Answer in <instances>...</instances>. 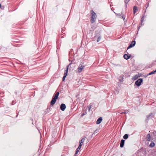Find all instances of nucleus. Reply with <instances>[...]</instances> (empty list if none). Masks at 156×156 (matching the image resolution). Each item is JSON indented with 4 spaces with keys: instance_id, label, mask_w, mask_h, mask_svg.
<instances>
[{
    "instance_id": "18",
    "label": "nucleus",
    "mask_w": 156,
    "mask_h": 156,
    "mask_svg": "<svg viewBox=\"0 0 156 156\" xmlns=\"http://www.w3.org/2000/svg\"><path fill=\"white\" fill-rule=\"evenodd\" d=\"M129 0L127 1V0H125V6L126 8L127 4L129 2Z\"/></svg>"
},
{
    "instance_id": "32",
    "label": "nucleus",
    "mask_w": 156,
    "mask_h": 156,
    "mask_svg": "<svg viewBox=\"0 0 156 156\" xmlns=\"http://www.w3.org/2000/svg\"><path fill=\"white\" fill-rule=\"evenodd\" d=\"M140 26H139L138 27V30H139V29H140Z\"/></svg>"
},
{
    "instance_id": "34",
    "label": "nucleus",
    "mask_w": 156,
    "mask_h": 156,
    "mask_svg": "<svg viewBox=\"0 0 156 156\" xmlns=\"http://www.w3.org/2000/svg\"><path fill=\"white\" fill-rule=\"evenodd\" d=\"M70 65V64H69V66Z\"/></svg>"
},
{
    "instance_id": "8",
    "label": "nucleus",
    "mask_w": 156,
    "mask_h": 156,
    "mask_svg": "<svg viewBox=\"0 0 156 156\" xmlns=\"http://www.w3.org/2000/svg\"><path fill=\"white\" fill-rule=\"evenodd\" d=\"M102 120V117H99L97 120L96 121V124H99L101 122Z\"/></svg>"
},
{
    "instance_id": "15",
    "label": "nucleus",
    "mask_w": 156,
    "mask_h": 156,
    "mask_svg": "<svg viewBox=\"0 0 156 156\" xmlns=\"http://www.w3.org/2000/svg\"><path fill=\"white\" fill-rule=\"evenodd\" d=\"M154 116V115L152 113H151L150 115H148L147 116V119H148L152 118V117H153Z\"/></svg>"
},
{
    "instance_id": "29",
    "label": "nucleus",
    "mask_w": 156,
    "mask_h": 156,
    "mask_svg": "<svg viewBox=\"0 0 156 156\" xmlns=\"http://www.w3.org/2000/svg\"><path fill=\"white\" fill-rule=\"evenodd\" d=\"M87 113L86 110L83 113V114H84V115L86 114Z\"/></svg>"
},
{
    "instance_id": "11",
    "label": "nucleus",
    "mask_w": 156,
    "mask_h": 156,
    "mask_svg": "<svg viewBox=\"0 0 156 156\" xmlns=\"http://www.w3.org/2000/svg\"><path fill=\"white\" fill-rule=\"evenodd\" d=\"M130 57L131 55H128L126 54H124L123 56L124 58L126 60H128L130 58Z\"/></svg>"
},
{
    "instance_id": "13",
    "label": "nucleus",
    "mask_w": 156,
    "mask_h": 156,
    "mask_svg": "<svg viewBox=\"0 0 156 156\" xmlns=\"http://www.w3.org/2000/svg\"><path fill=\"white\" fill-rule=\"evenodd\" d=\"M151 136L150 134H148L146 136V139L147 141L150 140Z\"/></svg>"
},
{
    "instance_id": "4",
    "label": "nucleus",
    "mask_w": 156,
    "mask_h": 156,
    "mask_svg": "<svg viewBox=\"0 0 156 156\" xmlns=\"http://www.w3.org/2000/svg\"><path fill=\"white\" fill-rule=\"evenodd\" d=\"M84 67V65L83 63H81L80 64L79 67L78 68V71L79 73L81 72Z\"/></svg>"
},
{
    "instance_id": "25",
    "label": "nucleus",
    "mask_w": 156,
    "mask_h": 156,
    "mask_svg": "<svg viewBox=\"0 0 156 156\" xmlns=\"http://www.w3.org/2000/svg\"><path fill=\"white\" fill-rule=\"evenodd\" d=\"M97 130H95L94 132L92 134V135H94L95 134V133H97Z\"/></svg>"
},
{
    "instance_id": "33",
    "label": "nucleus",
    "mask_w": 156,
    "mask_h": 156,
    "mask_svg": "<svg viewBox=\"0 0 156 156\" xmlns=\"http://www.w3.org/2000/svg\"><path fill=\"white\" fill-rule=\"evenodd\" d=\"M2 6L1 4L0 3V8H1Z\"/></svg>"
},
{
    "instance_id": "24",
    "label": "nucleus",
    "mask_w": 156,
    "mask_h": 156,
    "mask_svg": "<svg viewBox=\"0 0 156 156\" xmlns=\"http://www.w3.org/2000/svg\"><path fill=\"white\" fill-rule=\"evenodd\" d=\"M101 38V37H98L97 40V41L98 42L100 41V40Z\"/></svg>"
},
{
    "instance_id": "3",
    "label": "nucleus",
    "mask_w": 156,
    "mask_h": 156,
    "mask_svg": "<svg viewBox=\"0 0 156 156\" xmlns=\"http://www.w3.org/2000/svg\"><path fill=\"white\" fill-rule=\"evenodd\" d=\"M143 81L142 79L140 78L135 82V84L137 87H139L141 85V83L143 82Z\"/></svg>"
},
{
    "instance_id": "22",
    "label": "nucleus",
    "mask_w": 156,
    "mask_h": 156,
    "mask_svg": "<svg viewBox=\"0 0 156 156\" xmlns=\"http://www.w3.org/2000/svg\"><path fill=\"white\" fill-rule=\"evenodd\" d=\"M82 144H81V143H79V147H78V148L79 149H80L81 147V146L82 145Z\"/></svg>"
},
{
    "instance_id": "9",
    "label": "nucleus",
    "mask_w": 156,
    "mask_h": 156,
    "mask_svg": "<svg viewBox=\"0 0 156 156\" xmlns=\"http://www.w3.org/2000/svg\"><path fill=\"white\" fill-rule=\"evenodd\" d=\"M138 10L137 7L136 6H134L133 7V12L134 14H135Z\"/></svg>"
},
{
    "instance_id": "7",
    "label": "nucleus",
    "mask_w": 156,
    "mask_h": 156,
    "mask_svg": "<svg viewBox=\"0 0 156 156\" xmlns=\"http://www.w3.org/2000/svg\"><path fill=\"white\" fill-rule=\"evenodd\" d=\"M66 108V105L64 104H62L60 106V108L62 111H64Z\"/></svg>"
},
{
    "instance_id": "26",
    "label": "nucleus",
    "mask_w": 156,
    "mask_h": 156,
    "mask_svg": "<svg viewBox=\"0 0 156 156\" xmlns=\"http://www.w3.org/2000/svg\"><path fill=\"white\" fill-rule=\"evenodd\" d=\"M144 16H143V17H142V18H141V21H142V23H143V22L144 19Z\"/></svg>"
},
{
    "instance_id": "2",
    "label": "nucleus",
    "mask_w": 156,
    "mask_h": 156,
    "mask_svg": "<svg viewBox=\"0 0 156 156\" xmlns=\"http://www.w3.org/2000/svg\"><path fill=\"white\" fill-rule=\"evenodd\" d=\"M59 94V92H57L55 94V96L53 97L51 101V105H53L55 103L57 100L58 98Z\"/></svg>"
},
{
    "instance_id": "28",
    "label": "nucleus",
    "mask_w": 156,
    "mask_h": 156,
    "mask_svg": "<svg viewBox=\"0 0 156 156\" xmlns=\"http://www.w3.org/2000/svg\"><path fill=\"white\" fill-rule=\"evenodd\" d=\"M123 12H122L121 13V15H122V16L123 15ZM122 19H123L124 20H125V18H124V17L123 16H122Z\"/></svg>"
},
{
    "instance_id": "6",
    "label": "nucleus",
    "mask_w": 156,
    "mask_h": 156,
    "mask_svg": "<svg viewBox=\"0 0 156 156\" xmlns=\"http://www.w3.org/2000/svg\"><path fill=\"white\" fill-rule=\"evenodd\" d=\"M67 69L66 70V72L64 73V76L62 78V81H64L66 77L67 76L68 73V66H67Z\"/></svg>"
},
{
    "instance_id": "19",
    "label": "nucleus",
    "mask_w": 156,
    "mask_h": 156,
    "mask_svg": "<svg viewBox=\"0 0 156 156\" xmlns=\"http://www.w3.org/2000/svg\"><path fill=\"white\" fill-rule=\"evenodd\" d=\"M80 150V149H79L78 148H77L76 151V153H75V154L74 156H76V154H77V153H78V152Z\"/></svg>"
},
{
    "instance_id": "12",
    "label": "nucleus",
    "mask_w": 156,
    "mask_h": 156,
    "mask_svg": "<svg viewBox=\"0 0 156 156\" xmlns=\"http://www.w3.org/2000/svg\"><path fill=\"white\" fill-rule=\"evenodd\" d=\"M86 138V137L85 136L82 138V139L80 141L79 143H81L83 144Z\"/></svg>"
},
{
    "instance_id": "27",
    "label": "nucleus",
    "mask_w": 156,
    "mask_h": 156,
    "mask_svg": "<svg viewBox=\"0 0 156 156\" xmlns=\"http://www.w3.org/2000/svg\"><path fill=\"white\" fill-rule=\"evenodd\" d=\"M120 113L121 114H126L127 113V112H120Z\"/></svg>"
},
{
    "instance_id": "30",
    "label": "nucleus",
    "mask_w": 156,
    "mask_h": 156,
    "mask_svg": "<svg viewBox=\"0 0 156 156\" xmlns=\"http://www.w3.org/2000/svg\"><path fill=\"white\" fill-rule=\"evenodd\" d=\"M84 114H83V113L81 115V117H83V116H84Z\"/></svg>"
},
{
    "instance_id": "16",
    "label": "nucleus",
    "mask_w": 156,
    "mask_h": 156,
    "mask_svg": "<svg viewBox=\"0 0 156 156\" xmlns=\"http://www.w3.org/2000/svg\"><path fill=\"white\" fill-rule=\"evenodd\" d=\"M138 77L139 76L137 75H136L133 77L132 79L133 80H136L138 78Z\"/></svg>"
},
{
    "instance_id": "20",
    "label": "nucleus",
    "mask_w": 156,
    "mask_h": 156,
    "mask_svg": "<svg viewBox=\"0 0 156 156\" xmlns=\"http://www.w3.org/2000/svg\"><path fill=\"white\" fill-rule=\"evenodd\" d=\"M154 146V142H152L150 144L149 146L151 147H153Z\"/></svg>"
},
{
    "instance_id": "14",
    "label": "nucleus",
    "mask_w": 156,
    "mask_h": 156,
    "mask_svg": "<svg viewBox=\"0 0 156 156\" xmlns=\"http://www.w3.org/2000/svg\"><path fill=\"white\" fill-rule=\"evenodd\" d=\"M156 73V69L155 71H152V72H151L150 73H149L147 75V76H148L149 75L154 74L155 73Z\"/></svg>"
},
{
    "instance_id": "23",
    "label": "nucleus",
    "mask_w": 156,
    "mask_h": 156,
    "mask_svg": "<svg viewBox=\"0 0 156 156\" xmlns=\"http://www.w3.org/2000/svg\"><path fill=\"white\" fill-rule=\"evenodd\" d=\"M87 108H88V111L89 112L90 111V109L91 108L90 106H87Z\"/></svg>"
},
{
    "instance_id": "17",
    "label": "nucleus",
    "mask_w": 156,
    "mask_h": 156,
    "mask_svg": "<svg viewBox=\"0 0 156 156\" xmlns=\"http://www.w3.org/2000/svg\"><path fill=\"white\" fill-rule=\"evenodd\" d=\"M128 137V135L127 134H126L124 135L123 138L125 139H127Z\"/></svg>"
},
{
    "instance_id": "21",
    "label": "nucleus",
    "mask_w": 156,
    "mask_h": 156,
    "mask_svg": "<svg viewBox=\"0 0 156 156\" xmlns=\"http://www.w3.org/2000/svg\"><path fill=\"white\" fill-rule=\"evenodd\" d=\"M123 77L121 78L119 80V82H122L123 81Z\"/></svg>"
},
{
    "instance_id": "10",
    "label": "nucleus",
    "mask_w": 156,
    "mask_h": 156,
    "mask_svg": "<svg viewBox=\"0 0 156 156\" xmlns=\"http://www.w3.org/2000/svg\"><path fill=\"white\" fill-rule=\"evenodd\" d=\"M125 143V140L122 139L121 140L120 144V147H122L124 145Z\"/></svg>"
},
{
    "instance_id": "1",
    "label": "nucleus",
    "mask_w": 156,
    "mask_h": 156,
    "mask_svg": "<svg viewBox=\"0 0 156 156\" xmlns=\"http://www.w3.org/2000/svg\"><path fill=\"white\" fill-rule=\"evenodd\" d=\"M90 14L91 15L90 21L93 23L95 21L97 16L96 14L93 10L90 11Z\"/></svg>"
},
{
    "instance_id": "5",
    "label": "nucleus",
    "mask_w": 156,
    "mask_h": 156,
    "mask_svg": "<svg viewBox=\"0 0 156 156\" xmlns=\"http://www.w3.org/2000/svg\"><path fill=\"white\" fill-rule=\"evenodd\" d=\"M136 44V41H133L129 45V46L127 47V49H128L134 47Z\"/></svg>"
},
{
    "instance_id": "31",
    "label": "nucleus",
    "mask_w": 156,
    "mask_h": 156,
    "mask_svg": "<svg viewBox=\"0 0 156 156\" xmlns=\"http://www.w3.org/2000/svg\"><path fill=\"white\" fill-rule=\"evenodd\" d=\"M140 24L141 25H144V23H142V21H141Z\"/></svg>"
}]
</instances>
